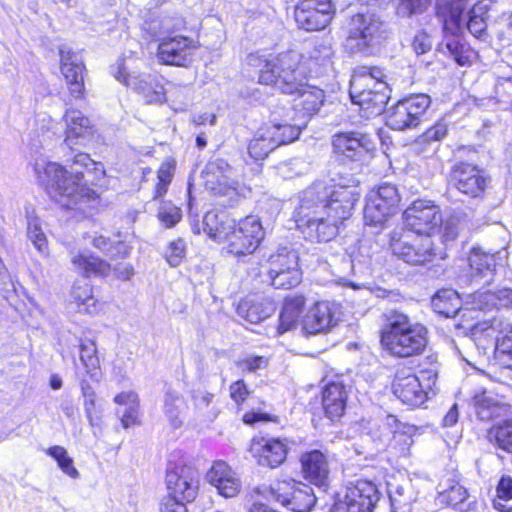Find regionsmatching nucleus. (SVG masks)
<instances>
[{
	"instance_id": "nucleus-14",
	"label": "nucleus",
	"mask_w": 512,
	"mask_h": 512,
	"mask_svg": "<svg viewBox=\"0 0 512 512\" xmlns=\"http://www.w3.org/2000/svg\"><path fill=\"white\" fill-rule=\"evenodd\" d=\"M507 257L505 248L486 250L474 247L468 257L470 282L482 286L490 285L494 281L497 268L504 266Z\"/></svg>"
},
{
	"instance_id": "nucleus-29",
	"label": "nucleus",
	"mask_w": 512,
	"mask_h": 512,
	"mask_svg": "<svg viewBox=\"0 0 512 512\" xmlns=\"http://www.w3.org/2000/svg\"><path fill=\"white\" fill-rule=\"evenodd\" d=\"M348 399V390L341 381L329 382L322 392V406L326 417L330 420H339L345 412Z\"/></svg>"
},
{
	"instance_id": "nucleus-11",
	"label": "nucleus",
	"mask_w": 512,
	"mask_h": 512,
	"mask_svg": "<svg viewBox=\"0 0 512 512\" xmlns=\"http://www.w3.org/2000/svg\"><path fill=\"white\" fill-rule=\"evenodd\" d=\"M298 252L289 247H280L269 258V278L276 289H291L302 280Z\"/></svg>"
},
{
	"instance_id": "nucleus-20",
	"label": "nucleus",
	"mask_w": 512,
	"mask_h": 512,
	"mask_svg": "<svg viewBox=\"0 0 512 512\" xmlns=\"http://www.w3.org/2000/svg\"><path fill=\"white\" fill-rule=\"evenodd\" d=\"M406 228L417 234L429 232L442 222L439 207L428 200H416L403 213Z\"/></svg>"
},
{
	"instance_id": "nucleus-46",
	"label": "nucleus",
	"mask_w": 512,
	"mask_h": 512,
	"mask_svg": "<svg viewBox=\"0 0 512 512\" xmlns=\"http://www.w3.org/2000/svg\"><path fill=\"white\" fill-rule=\"evenodd\" d=\"M203 176L205 186L208 190H211L214 194L217 195L223 194L222 180L224 178V172L221 160L209 162L203 172Z\"/></svg>"
},
{
	"instance_id": "nucleus-44",
	"label": "nucleus",
	"mask_w": 512,
	"mask_h": 512,
	"mask_svg": "<svg viewBox=\"0 0 512 512\" xmlns=\"http://www.w3.org/2000/svg\"><path fill=\"white\" fill-rule=\"evenodd\" d=\"M164 414L174 428H178L183 424V399L171 392H167L164 400Z\"/></svg>"
},
{
	"instance_id": "nucleus-25",
	"label": "nucleus",
	"mask_w": 512,
	"mask_h": 512,
	"mask_svg": "<svg viewBox=\"0 0 512 512\" xmlns=\"http://www.w3.org/2000/svg\"><path fill=\"white\" fill-rule=\"evenodd\" d=\"M300 461L304 478L315 485L319 492H327L330 483L327 456L319 450H312L304 453Z\"/></svg>"
},
{
	"instance_id": "nucleus-60",
	"label": "nucleus",
	"mask_w": 512,
	"mask_h": 512,
	"mask_svg": "<svg viewBox=\"0 0 512 512\" xmlns=\"http://www.w3.org/2000/svg\"><path fill=\"white\" fill-rule=\"evenodd\" d=\"M497 493L499 499L505 503L503 507L507 512H512V478L510 476L501 477L498 486Z\"/></svg>"
},
{
	"instance_id": "nucleus-17",
	"label": "nucleus",
	"mask_w": 512,
	"mask_h": 512,
	"mask_svg": "<svg viewBox=\"0 0 512 512\" xmlns=\"http://www.w3.org/2000/svg\"><path fill=\"white\" fill-rule=\"evenodd\" d=\"M391 249L394 255L411 265H424L432 262L437 256L440 259L445 258L442 252L436 251L430 235L422 236V234H419L411 241L406 239L395 240L391 243Z\"/></svg>"
},
{
	"instance_id": "nucleus-24",
	"label": "nucleus",
	"mask_w": 512,
	"mask_h": 512,
	"mask_svg": "<svg viewBox=\"0 0 512 512\" xmlns=\"http://www.w3.org/2000/svg\"><path fill=\"white\" fill-rule=\"evenodd\" d=\"M335 154L349 160H359L374 148L370 136L357 131L338 132L332 136Z\"/></svg>"
},
{
	"instance_id": "nucleus-12",
	"label": "nucleus",
	"mask_w": 512,
	"mask_h": 512,
	"mask_svg": "<svg viewBox=\"0 0 512 512\" xmlns=\"http://www.w3.org/2000/svg\"><path fill=\"white\" fill-rule=\"evenodd\" d=\"M488 184L489 178L476 164L458 161L450 169L448 177L449 189H455L468 198H482Z\"/></svg>"
},
{
	"instance_id": "nucleus-18",
	"label": "nucleus",
	"mask_w": 512,
	"mask_h": 512,
	"mask_svg": "<svg viewBox=\"0 0 512 512\" xmlns=\"http://www.w3.org/2000/svg\"><path fill=\"white\" fill-rule=\"evenodd\" d=\"M334 13L330 0H300L295 7L294 17L299 28L319 31L330 24Z\"/></svg>"
},
{
	"instance_id": "nucleus-54",
	"label": "nucleus",
	"mask_w": 512,
	"mask_h": 512,
	"mask_svg": "<svg viewBox=\"0 0 512 512\" xmlns=\"http://www.w3.org/2000/svg\"><path fill=\"white\" fill-rule=\"evenodd\" d=\"M334 50L331 43L322 41L313 47L310 52V59L320 66H327L331 63Z\"/></svg>"
},
{
	"instance_id": "nucleus-45",
	"label": "nucleus",
	"mask_w": 512,
	"mask_h": 512,
	"mask_svg": "<svg viewBox=\"0 0 512 512\" xmlns=\"http://www.w3.org/2000/svg\"><path fill=\"white\" fill-rule=\"evenodd\" d=\"M203 224L204 232L215 242L221 243L224 239V213L221 210L208 211Z\"/></svg>"
},
{
	"instance_id": "nucleus-38",
	"label": "nucleus",
	"mask_w": 512,
	"mask_h": 512,
	"mask_svg": "<svg viewBox=\"0 0 512 512\" xmlns=\"http://www.w3.org/2000/svg\"><path fill=\"white\" fill-rule=\"evenodd\" d=\"M71 262L76 270L84 276H106L110 272V264L99 257L86 253H72Z\"/></svg>"
},
{
	"instance_id": "nucleus-55",
	"label": "nucleus",
	"mask_w": 512,
	"mask_h": 512,
	"mask_svg": "<svg viewBox=\"0 0 512 512\" xmlns=\"http://www.w3.org/2000/svg\"><path fill=\"white\" fill-rule=\"evenodd\" d=\"M430 4V0H400L397 14L400 17H410L423 13Z\"/></svg>"
},
{
	"instance_id": "nucleus-48",
	"label": "nucleus",
	"mask_w": 512,
	"mask_h": 512,
	"mask_svg": "<svg viewBox=\"0 0 512 512\" xmlns=\"http://www.w3.org/2000/svg\"><path fill=\"white\" fill-rule=\"evenodd\" d=\"M46 454L52 457L58 464V467L67 476L77 479L79 477L78 470L73 465V459L68 455L67 450L59 445L52 446L46 450Z\"/></svg>"
},
{
	"instance_id": "nucleus-57",
	"label": "nucleus",
	"mask_w": 512,
	"mask_h": 512,
	"mask_svg": "<svg viewBox=\"0 0 512 512\" xmlns=\"http://www.w3.org/2000/svg\"><path fill=\"white\" fill-rule=\"evenodd\" d=\"M206 480L217 489L220 496L224 495V462L217 460L206 474Z\"/></svg>"
},
{
	"instance_id": "nucleus-42",
	"label": "nucleus",
	"mask_w": 512,
	"mask_h": 512,
	"mask_svg": "<svg viewBox=\"0 0 512 512\" xmlns=\"http://www.w3.org/2000/svg\"><path fill=\"white\" fill-rule=\"evenodd\" d=\"M485 14H487L486 7L484 5L477 4L470 10L469 20L467 22L468 31L474 37L482 41H486L489 37Z\"/></svg>"
},
{
	"instance_id": "nucleus-10",
	"label": "nucleus",
	"mask_w": 512,
	"mask_h": 512,
	"mask_svg": "<svg viewBox=\"0 0 512 512\" xmlns=\"http://www.w3.org/2000/svg\"><path fill=\"white\" fill-rule=\"evenodd\" d=\"M380 498L374 482L357 479L347 484L344 500L335 502L330 512H373Z\"/></svg>"
},
{
	"instance_id": "nucleus-39",
	"label": "nucleus",
	"mask_w": 512,
	"mask_h": 512,
	"mask_svg": "<svg viewBox=\"0 0 512 512\" xmlns=\"http://www.w3.org/2000/svg\"><path fill=\"white\" fill-rule=\"evenodd\" d=\"M79 349L80 361L85 369L84 375L79 374L85 379L89 377L91 380L98 382L101 377V368L95 341L90 339L81 340Z\"/></svg>"
},
{
	"instance_id": "nucleus-22",
	"label": "nucleus",
	"mask_w": 512,
	"mask_h": 512,
	"mask_svg": "<svg viewBox=\"0 0 512 512\" xmlns=\"http://www.w3.org/2000/svg\"><path fill=\"white\" fill-rule=\"evenodd\" d=\"M167 496L182 502L194 501L199 487V473L191 466H180L166 474Z\"/></svg>"
},
{
	"instance_id": "nucleus-6",
	"label": "nucleus",
	"mask_w": 512,
	"mask_h": 512,
	"mask_svg": "<svg viewBox=\"0 0 512 512\" xmlns=\"http://www.w3.org/2000/svg\"><path fill=\"white\" fill-rule=\"evenodd\" d=\"M390 92L387 83L377 80L372 74L355 73L350 80V98L367 116L378 115L384 110Z\"/></svg>"
},
{
	"instance_id": "nucleus-35",
	"label": "nucleus",
	"mask_w": 512,
	"mask_h": 512,
	"mask_svg": "<svg viewBox=\"0 0 512 512\" xmlns=\"http://www.w3.org/2000/svg\"><path fill=\"white\" fill-rule=\"evenodd\" d=\"M305 303L306 299L303 295H293L285 298L279 315L278 335H282L297 327Z\"/></svg>"
},
{
	"instance_id": "nucleus-56",
	"label": "nucleus",
	"mask_w": 512,
	"mask_h": 512,
	"mask_svg": "<svg viewBox=\"0 0 512 512\" xmlns=\"http://www.w3.org/2000/svg\"><path fill=\"white\" fill-rule=\"evenodd\" d=\"M473 309L482 311L497 307L496 292L478 290L472 294Z\"/></svg>"
},
{
	"instance_id": "nucleus-28",
	"label": "nucleus",
	"mask_w": 512,
	"mask_h": 512,
	"mask_svg": "<svg viewBox=\"0 0 512 512\" xmlns=\"http://www.w3.org/2000/svg\"><path fill=\"white\" fill-rule=\"evenodd\" d=\"M237 315L252 324L269 318L276 310L275 302L261 295H249L234 303Z\"/></svg>"
},
{
	"instance_id": "nucleus-15",
	"label": "nucleus",
	"mask_w": 512,
	"mask_h": 512,
	"mask_svg": "<svg viewBox=\"0 0 512 512\" xmlns=\"http://www.w3.org/2000/svg\"><path fill=\"white\" fill-rule=\"evenodd\" d=\"M269 496L294 512H309L320 499L307 484L277 482L269 488Z\"/></svg>"
},
{
	"instance_id": "nucleus-61",
	"label": "nucleus",
	"mask_w": 512,
	"mask_h": 512,
	"mask_svg": "<svg viewBox=\"0 0 512 512\" xmlns=\"http://www.w3.org/2000/svg\"><path fill=\"white\" fill-rule=\"evenodd\" d=\"M234 365L242 370L255 372L258 369L265 368L267 366V360L263 356H245L239 358L234 362Z\"/></svg>"
},
{
	"instance_id": "nucleus-33",
	"label": "nucleus",
	"mask_w": 512,
	"mask_h": 512,
	"mask_svg": "<svg viewBox=\"0 0 512 512\" xmlns=\"http://www.w3.org/2000/svg\"><path fill=\"white\" fill-rule=\"evenodd\" d=\"M79 385L83 397V408L92 433L99 438L104 426L102 409L96 405V393L87 379L78 374Z\"/></svg>"
},
{
	"instance_id": "nucleus-51",
	"label": "nucleus",
	"mask_w": 512,
	"mask_h": 512,
	"mask_svg": "<svg viewBox=\"0 0 512 512\" xmlns=\"http://www.w3.org/2000/svg\"><path fill=\"white\" fill-rule=\"evenodd\" d=\"M213 395L200 389L192 391V399L194 402L195 409L205 418L207 421H213L219 414V411L213 408L209 409Z\"/></svg>"
},
{
	"instance_id": "nucleus-30",
	"label": "nucleus",
	"mask_w": 512,
	"mask_h": 512,
	"mask_svg": "<svg viewBox=\"0 0 512 512\" xmlns=\"http://www.w3.org/2000/svg\"><path fill=\"white\" fill-rule=\"evenodd\" d=\"M66 130L64 143L70 148L76 144H83L93 135V126L89 118L76 109L67 110L64 115Z\"/></svg>"
},
{
	"instance_id": "nucleus-43",
	"label": "nucleus",
	"mask_w": 512,
	"mask_h": 512,
	"mask_svg": "<svg viewBox=\"0 0 512 512\" xmlns=\"http://www.w3.org/2000/svg\"><path fill=\"white\" fill-rule=\"evenodd\" d=\"M71 296L78 306L82 307V311L89 314L97 312L92 287L88 282L75 283L71 291Z\"/></svg>"
},
{
	"instance_id": "nucleus-64",
	"label": "nucleus",
	"mask_w": 512,
	"mask_h": 512,
	"mask_svg": "<svg viewBox=\"0 0 512 512\" xmlns=\"http://www.w3.org/2000/svg\"><path fill=\"white\" fill-rule=\"evenodd\" d=\"M187 502H182L173 496H165L160 502V512H187Z\"/></svg>"
},
{
	"instance_id": "nucleus-5",
	"label": "nucleus",
	"mask_w": 512,
	"mask_h": 512,
	"mask_svg": "<svg viewBox=\"0 0 512 512\" xmlns=\"http://www.w3.org/2000/svg\"><path fill=\"white\" fill-rule=\"evenodd\" d=\"M313 195L305 197L302 194L294 215L296 225L307 240L316 243L329 242L337 236L340 223L311 202Z\"/></svg>"
},
{
	"instance_id": "nucleus-16",
	"label": "nucleus",
	"mask_w": 512,
	"mask_h": 512,
	"mask_svg": "<svg viewBox=\"0 0 512 512\" xmlns=\"http://www.w3.org/2000/svg\"><path fill=\"white\" fill-rule=\"evenodd\" d=\"M116 80L134 90L147 104H161L166 101V92L160 77L149 73H127L120 64L114 72Z\"/></svg>"
},
{
	"instance_id": "nucleus-7",
	"label": "nucleus",
	"mask_w": 512,
	"mask_h": 512,
	"mask_svg": "<svg viewBox=\"0 0 512 512\" xmlns=\"http://www.w3.org/2000/svg\"><path fill=\"white\" fill-rule=\"evenodd\" d=\"M384 33L385 24L377 15L359 13L348 22L345 46L350 53L367 55Z\"/></svg>"
},
{
	"instance_id": "nucleus-40",
	"label": "nucleus",
	"mask_w": 512,
	"mask_h": 512,
	"mask_svg": "<svg viewBox=\"0 0 512 512\" xmlns=\"http://www.w3.org/2000/svg\"><path fill=\"white\" fill-rule=\"evenodd\" d=\"M433 310L444 317H455L460 309V299L454 290H441L432 297Z\"/></svg>"
},
{
	"instance_id": "nucleus-1",
	"label": "nucleus",
	"mask_w": 512,
	"mask_h": 512,
	"mask_svg": "<svg viewBox=\"0 0 512 512\" xmlns=\"http://www.w3.org/2000/svg\"><path fill=\"white\" fill-rule=\"evenodd\" d=\"M301 60L302 55L293 50L271 58H265L258 53L247 56L248 65L258 69L261 84L272 85L283 94H295L293 109L302 117H310L324 104L325 93L322 89L307 84L306 68Z\"/></svg>"
},
{
	"instance_id": "nucleus-53",
	"label": "nucleus",
	"mask_w": 512,
	"mask_h": 512,
	"mask_svg": "<svg viewBox=\"0 0 512 512\" xmlns=\"http://www.w3.org/2000/svg\"><path fill=\"white\" fill-rule=\"evenodd\" d=\"M182 214L180 208L171 202H164L158 210L160 222L167 228H171L181 220Z\"/></svg>"
},
{
	"instance_id": "nucleus-19",
	"label": "nucleus",
	"mask_w": 512,
	"mask_h": 512,
	"mask_svg": "<svg viewBox=\"0 0 512 512\" xmlns=\"http://www.w3.org/2000/svg\"><path fill=\"white\" fill-rule=\"evenodd\" d=\"M196 50L194 41L183 35L165 36L160 39L157 58L164 65L188 67Z\"/></svg>"
},
{
	"instance_id": "nucleus-41",
	"label": "nucleus",
	"mask_w": 512,
	"mask_h": 512,
	"mask_svg": "<svg viewBox=\"0 0 512 512\" xmlns=\"http://www.w3.org/2000/svg\"><path fill=\"white\" fill-rule=\"evenodd\" d=\"M272 117L273 125L267 129V132L277 147L291 143L299 137L301 130L298 126L292 125L286 120L278 121L275 112L272 114Z\"/></svg>"
},
{
	"instance_id": "nucleus-13",
	"label": "nucleus",
	"mask_w": 512,
	"mask_h": 512,
	"mask_svg": "<svg viewBox=\"0 0 512 512\" xmlns=\"http://www.w3.org/2000/svg\"><path fill=\"white\" fill-rule=\"evenodd\" d=\"M400 196L395 185L383 183L366 197L364 220L367 225L378 226L396 213Z\"/></svg>"
},
{
	"instance_id": "nucleus-4",
	"label": "nucleus",
	"mask_w": 512,
	"mask_h": 512,
	"mask_svg": "<svg viewBox=\"0 0 512 512\" xmlns=\"http://www.w3.org/2000/svg\"><path fill=\"white\" fill-rule=\"evenodd\" d=\"M309 194H314L310 200L319 210H325L327 216L339 223L351 216L360 197L354 188L328 185L323 181H317L303 191L305 197H309Z\"/></svg>"
},
{
	"instance_id": "nucleus-32",
	"label": "nucleus",
	"mask_w": 512,
	"mask_h": 512,
	"mask_svg": "<svg viewBox=\"0 0 512 512\" xmlns=\"http://www.w3.org/2000/svg\"><path fill=\"white\" fill-rule=\"evenodd\" d=\"M474 407L477 417L482 421H491L506 417L511 406L492 392L484 391L474 397Z\"/></svg>"
},
{
	"instance_id": "nucleus-52",
	"label": "nucleus",
	"mask_w": 512,
	"mask_h": 512,
	"mask_svg": "<svg viewBox=\"0 0 512 512\" xmlns=\"http://www.w3.org/2000/svg\"><path fill=\"white\" fill-rule=\"evenodd\" d=\"M27 237L39 252L44 253L47 251V239L37 218L28 219Z\"/></svg>"
},
{
	"instance_id": "nucleus-3",
	"label": "nucleus",
	"mask_w": 512,
	"mask_h": 512,
	"mask_svg": "<svg viewBox=\"0 0 512 512\" xmlns=\"http://www.w3.org/2000/svg\"><path fill=\"white\" fill-rule=\"evenodd\" d=\"M96 163L86 153L74 156L69 169L56 162H49L44 168L52 197L66 208H72L83 199L95 197V191L83 181L84 173L77 166L88 168Z\"/></svg>"
},
{
	"instance_id": "nucleus-49",
	"label": "nucleus",
	"mask_w": 512,
	"mask_h": 512,
	"mask_svg": "<svg viewBox=\"0 0 512 512\" xmlns=\"http://www.w3.org/2000/svg\"><path fill=\"white\" fill-rule=\"evenodd\" d=\"M494 358L500 367L512 369V330L497 339L494 347Z\"/></svg>"
},
{
	"instance_id": "nucleus-2",
	"label": "nucleus",
	"mask_w": 512,
	"mask_h": 512,
	"mask_svg": "<svg viewBox=\"0 0 512 512\" xmlns=\"http://www.w3.org/2000/svg\"><path fill=\"white\" fill-rule=\"evenodd\" d=\"M383 318L380 341L387 352L399 358L423 353L428 337L427 329L422 324L412 321L407 314L398 310L387 311Z\"/></svg>"
},
{
	"instance_id": "nucleus-36",
	"label": "nucleus",
	"mask_w": 512,
	"mask_h": 512,
	"mask_svg": "<svg viewBox=\"0 0 512 512\" xmlns=\"http://www.w3.org/2000/svg\"><path fill=\"white\" fill-rule=\"evenodd\" d=\"M466 5L463 0H455L437 8V16L442 22L443 35L459 34Z\"/></svg>"
},
{
	"instance_id": "nucleus-47",
	"label": "nucleus",
	"mask_w": 512,
	"mask_h": 512,
	"mask_svg": "<svg viewBox=\"0 0 512 512\" xmlns=\"http://www.w3.org/2000/svg\"><path fill=\"white\" fill-rule=\"evenodd\" d=\"M489 437L500 449L512 454V419L504 420L491 428Z\"/></svg>"
},
{
	"instance_id": "nucleus-8",
	"label": "nucleus",
	"mask_w": 512,
	"mask_h": 512,
	"mask_svg": "<svg viewBox=\"0 0 512 512\" xmlns=\"http://www.w3.org/2000/svg\"><path fill=\"white\" fill-rule=\"evenodd\" d=\"M430 105L431 98L427 94L405 97L386 110V125L397 131L416 128L423 121Z\"/></svg>"
},
{
	"instance_id": "nucleus-31",
	"label": "nucleus",
	"mask_w": 512,
	"mask_h": 512,
	"mask_svg": "<svg viewBox=\"0 0 512 512\" xmlns=\"http://www.w3.org/2000/svg\"><path fill=\"white\" fill-rule=\"evenodd\" d=\"M437 52L452 58L458 65L465 66L475 58V51L460 36V34H445L438 43Z\"/></svg>"
},
{
	"instance_id": "nucleus-59",
	"label": "nucleus",
	"mask_w": 512,
	"mask_h": 512,
	"mask_svg": "<svg viewBox=\"0 0 512 512\" xmlns=\"http://www.w3.org/2000/svg\"><path fill=\"white\" fill-rule=\"evenodd\" d=\"M165 257L172 267L180 265L185 257V243L182 239L172 241L166 251Z\"/></svg>"
},
{
	"instance_id": "nucleus-58",
	"label": "nucleus",
	"mask_w": 512,
	"mask_h": 512,
	"mask_svg": "<svg viewBox=\"0 0 512 512\" xmlns=\"http://www.w3.org/2000/svg\"><path fill=\"white\" fill-rule=\"evenodd\" d=\"M308 169V164L300 158L290 159L282 163L279 167L280 173L284 177H294L304 174Z\"/></svg>"
},
{
	"instance_id": "nucleus-21",
	"label": "nucleus",
	"mask_w": 512,
	"mask_h": 512,
	"mask_svg": "<svg viewBox=\"0 0 512 512\" xmlns=\"http://www.w3.org/2000/svg\"><path fill=\"white\" fill-rule=\"evenodd\" d=\"M340 320L339 305L330 301L316 302L302 320L305 335H316L330 331Z\"/></svg>"
},
{
	"instance_id": "nucleus-26",
	"label": "nucleus",
	"mask_w": 512,
	"mask_h": 512,
	"mask_svg": "<svg viewBox=\"0 0 512 512\" xmlns=\"http://www.w3.org/2000/svg\"><path fill=\"white\" fill-rule=\"evenodd\" d=\"M392 390L402 403L409 406H420L428 398V391L415 374L398 372L393 381Z\"/></svg>"
},
{
	"instance_id": "nucleus-34",
	"label": "nucleus",
	"mask_w": 512,
	"mask_h": 512,
	"mask_svg": "<svg viewBox=\"0 0 512 512\" xmlns=\"http://www.w3.org/2000/svg\"><path fill=\"white\" fill-rule=\"evenodd\" d=\"M380 427L385 429H394L391 445L398 448L401 454L408 453L410 447L414 443L413 437L418 430L416 426L401 423L394 415H387Z\"/></svg>"
},
{
	"instance_id": "nucleus-37",
	"label": "nucleus",
	"mask_w": 512,
	"mask_h": 512,
	"mask_svg": "<svg viewBox=\"0 0 512 512\" xmlns=\"http://www.w3.org/2000/svg\"><path fill=\"white\" fill-rule=\"evenodd\" d=\"M437 501L441 505L450 506L460 512H468L472 508L466 488L454 481L438 492Z\"/></svg>"
},
{
	"instance_id": "nucleus-23",
	"label": "nucleus",
	"mask_w": 512,
	"mask_h": 512,
	"mask_svg": "<svg viewBox=\"0 0 512 512\" xmlns=\"http://www.w3.org/2000/svg\"><path fill=\"white\" fill-rule=\"evenodd\" d=\"M249 451L257 464L267 468H277L286 460L287 440L280 438L254 437Z\"/></svg>"
},
{
	"instance_id": "nucleus-9",
	"label": "nucleus",
	"mask_w": 512,
	"mask_h": 512,
	"mask_svg": "<svg viewBox=\"0 0 512 512\" xmlns=\"http://www.w3.org/2000/svg\"><path fill=\"white\" fill-rule=\"evenodd\" d=\"M226 220V248L234 255H247L255 251L264 238V230L256 216H247L238 223Z\"/></svg>"
},
{
	"instance_id": "nucleus-27",
	"label": "nucleus",
	"mask_w": 512,
	"mask_h": 512,
	"mask_svg": "<svg viewBox=\"0 0 512 512\" xmlns=\"http://www.w3.org/2000/svg\"><path fill=\"white\" fill-rule=\"evenodd\" d=\"M61 72L67 82L72 97L79 99L84 94V64L75 52L70 49H60Z\"/></svg>"
},
{
	"instance_id": "nucleus-62",
	"label": "nucleus",
	"mask_w": 512,
	"mask_h": 512,
	"mask_svg": "<svg viewBox=\"0 0 512 512\" xmlns=\"http://www.w3.org/2000/svg\"><path fill=\"white\" fill-rule=\"evenodd\" d=\"M412 48L417 55L427 53L432 49V39L430 35L424 31H418L412 41Z\"/></svg>"
},
{
	"instance_id": "nucleus-63",
	"label": "nucleus",
	"mask_w": 512,
	"mask_h": 512,
	"mask_svg": "<svg viewBox=\"0 0 512 512\" xmlns=\"http://www.w3.org/2000/svg\"><path fill=\"white\" fill-rule=\"evenodd\" d=\"M404 492L405 489L402 486H396L389 489L391 512H397L398 509L409 504V498L404 497Z\"/></svg>"
},
{
	"instance_id": "nucleus-50",
	"label": "nucleus",
	"mask_w": 512,
	"mask_h": 512,
	"mask_svg": "<svg viewBox=\"0 0 512 512\" xmlns=\"http://www.w3.org/2000/svg\"><path fill=\"white\" fill-rule=\"evenodd\" d=\"M275 148H277V146L266 130L251 140L248 146V151L250 156L255 160H262Z\"/></svg>"
}]
</instances>
